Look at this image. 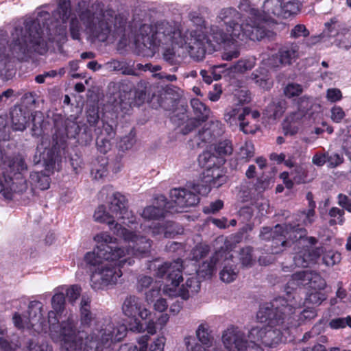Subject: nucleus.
I'll return each instance as SVG.
<instances>
[{"instance_id": "nucleus-1", "label": "nucleus", "mask_w": 351, "mask_h": 351, "mask_svg": "<svg viewBox=\"0 0 351 351\" xmlns=\"http://www.w3.org/2000/svg\"><path fill=\"white\" fill-rule=\"evenodd\" d=\"M106 203L107 205H99L95 209L94 220L108 225L114 234L128 243V246H119L117 239L107 232L94 237L95 247L93 251L86 254L84 261L95 267L90 279V287L95 291L103 290L117 282L122 276L119 267L128 261L127 256H146L152 247L149 239L123 226H129L136 221L135 215L128 208V201L125 195L114 192L108 197Z\"/></svg>"}, {"instance_id": "nucleus-2", "label": "nucleus", "mask_w": 351, "mask_h": 351, "mask_svg": "<svg viewBox=\"0 0 351 351\" xmlns=\"http://www.w3.org/2000/svg\"><path fill=\"white\" fill-rule=\"evenodd\" d=\"M209 27H199L183 34L180 24L173 21H160L154 24H143L135 36V43L138 47H145L152 51L164 50L163 58L171 64L176 63V49L182 48L195 60H202L208 51L212 53L217 49H212L208 43L212 38Z\"/></svg>"}, {"instance_id": "nucleus-3", "label": "nucleus", "mask_w": 351, "mask_h": 351, "mask_svg": "<svg viewBox=\"0 0 351 351\" xmlns=\"http://www.w3.org/2000/svg\"><path fill=\"white\" fill-rule=\"evenodd\" d=\"M238 7L243 14L234 8H226L217 16V21L221 27H226V32L215 25L210 26L209 31H206L212 38V41H208L212 49H217L221 44L237 43L247 38L259 40L265 36L266 28L261 22L259 10L254 8L249 0H241Z\"/></svg>"}, {"instance_id": "nucleus-4", "label": "nucleus", "mask_w": 351, "mask_h": 351, "mask_svg": "<svg viewBox=\"0 0 351 351\" xmlns=\"http://www.w3.org/2000/svg\"><path fill=\"white\" fill-rule=\"evenodd\" d=\"M59 317H56L54 311L48 313V322L51 335L62 337L65 343H69L73 350L83 349V351H101L113 342L122 340L126 335L127 328L124 324L114 325L109 317L97 320L95 330L83 341L81 332L76 333V319L69 315L66 320L59 324Z\"/></svg>"}, {"instance_id": "nucleus-5", "label": "nucleus", "mask_w": 351, "mask_h": 351, "mask_svg": "<svg viewBox=\"0 0 351 351\" xmlns=\"http://www.w3.org/2000/svg\"><path fill=\"white\" fill-rule=\"evenodd\" d=\"M89 4L88 0H80L77 3L79 19L73 17L70 21V32L75 40L80 38L82 24L84 32L93 40L105 42L122 35L125 29L127 19L111 9L92 11L82 9Z\"/></svg>"}, {"instance_id": "nucleus-6", "label": "nucleus", "mask_w": 351, "mask_h": 351, "mask_svg": "<svg viewBox=\"0 0 351 351\" xmlns=\"http://www.w3.org/2000/svg\"><path fill=\"white\" fill-rule=\"evenodd\" d=\"M293 306L287 300L278 298L261 306L257 313L258 325L252 327L247 338L253 344L273 347L282 341V330L296 326L289 316L292 313Z\"/></svg>"}, {"instance_id": "nucleus-7", "label": "nucleus", "mask_w": 351, "mask_h": 351, "mask_svg": "<svg viewBox=\"0 0 351 351\" xmlns=\"http://www.w3.org/2000/svg\"><path fill=\"white\" fill-rule=\"evenodd\" d=\"M6 120L0 117V141L9 138ZM27 166L21 157H14L5 161L0 167V194L6 199H12L27 190V183L24 178Z\"/></svg>"}, {"instance_id": "nucleus-8", "label": "nucleus", "mask_w": 351, "mask_h": 351, "mask_svg": "<svg viewBox=\"0 0 351 351\" xmlns=\"http://www.w3.org/2000/svg\"><path fill=\"white\" fill-rule=\"evenodd\" d=\"M41 34V28L37 21L26 22L24 28L15 27L9 44L10 55L19 60H24L34 52L43 54L47 51V45Z\"/></svg>"}, {"instance_id": "nucleus-9", "label": "nucleus", "mask_w": 351, "mask_h": 351, "mask_svg": "<svg viewBox=\"0 0 351 351\" xmlns=\"http://www.w3.org/2000/svg\"><path fill=\"white\" fill-rule=\"evenodd\" d=\"M295 285H301L311 289V292L306 298V302L315 305H319L326 300V296L319 292L325 288L326 284L324 278L316 272L306 270L295 273L291 280L288 282V287L294 289Z\"/></svg>"}, {"instance_id": "nucleus-10", "label": "nucleus", "mask_w": 351, "mask_h": 351, "mask_svg": "<svg viewBox=\"0 0 351 351\" xmlns=\"http://www.w3.org/2000/svg\"><path fill=\"white\" fill-rule=\"evenodd\" d=\"M122 311L126 317L132 319L128 324L130 330L138 333L145 331V326L141 321L148 320L152 313L142 299L135 295L128 296L123 303Z\"/></svg>"}, {"instance_id": "nucleus-11", "label": "nucleus", "mask_w": 351, "mask_h": 351, "mask_svg": "<svg viewBox=\"0 0 351 351\" xmlns=\"http://www.w3.org/2000/svg\"><path fill=\"white\" fill-rule=\"evenodd\" d=\"M189 189L175 188L170 191L171 204H169L170 209L175 212H182V210L194 206L199 202L198 194L206 195L210 191L207 186L199 184L189 185Z\"/></svg>"}, {"instance_id": "nucleus-12", "label": "nucleus", "mask_w": 351, "mask_h": 351, "mask_svg": "<svg viewBox=\"0 0 351 351\" xmlns=\"http://www.w3.org/2000/svg\"><path fill=\"white\" fill-rule=\"evenodd\" d=\"M221 342L228 351H263L246 337L239 327L230 326L222 332Z\"/></svg>"}, {"instance_id": "nucleus-13", "label": "nucleus", "mask_w": 351, "mask_h": 351, "mask_svg": "<svg viewBox=\"0 0 351 351\" xmlns=\"http://www.w3.org/2000/svg\"><path fill=\"white\" fill-rule=\"evenodd\" d=\"M217 158L210 152H204L199 155V164L206 168L203 173L202 182L210 187L218 188L227 181V177L219 166H216Z\"/></svg>"}, {"instance_id": "nucleus-14", "label": "nucleus", "mask_w": 351, "mask_h": 351, "mask_svg": "<svg viewBox=\"0 0 351 351\" xmlns=\"http://www.w3.org/2000/svg\"><path fill=\"white\" fill-rule=\"evenodd\" d=\"M149 269H155L156 275L159 278H163L166 275L167 282H170L174 289H176L183 280L182 274L183 265L180 259L161 265H157L156 261H154L149 265Z\"/></svg>"}, {"instance_id": "nucleus-15", "label": "nucleus", "mask_w": 351, "mask_h": 351, "mask_svg": "<svg viewBox=\"0 0 351 351\" xmlns=\"http://www.w3.org/2000/svg\"><path fill=\"white\" fill-rule=\"evenodd\" d=\"M231 245L230 241L226 240L222 246L221 263L222 268L219 271V278L225 283H230L234 281L239 274V270L236 263L232 260L233 256L230 252Z\"/></svg>"}, {"instance_id": "nucleus-16", "label": "nucleus", "mask_w": 351, "mask_h": 351, "mask_svg": "<svg viewBox=\"0 0 351 351\" xmlns=\"http://www.w3.org/2000/svg\"><path fill=\"white\" fill-rule=\"evenodd\" d=\"M286 235L285 240L289 241L288 245L283 247V250L288 247H291L292 244L301 245L304 246L307 244L314 245L317 243V240L315 237H307L306 230L304 228L297 226H293L290 224L283 226V233Z\"/></svg>"}, {"instance_id": "nucleus-17", "label": "nucleus", "mask_w": 351, "mask_h": 351, "mask_svg": "<svg viewBox=\"0 0 351 351\" xmlns=\"http://www.w3.org/2000/svg\"><path fill=\"white\" fill-rule=\"evenodd\" d=\"M283 233V226L276 225L274 228L263 227L260 232L263 240L271 239V253L278 254L283 251V247L288 245L289 241L285 240L286 235Z\"/></svg>"}, {"instance_id": "nucleus-18", "label": "nucleus", "mask_w": 351, "mask_h": 351, "mask_svg": "<svg viewBox=\"0 0 351 351\" xmlns=\"http://www.w3.org/2000/svg\"><path fill=\"white\" fill-rule=\"evenodd\" d=\"M307 244L293 257L294 264L297 267H307L315 264L319 257L324 253L322 247L313 248Z\"/></svg>"}, {"instance_id": "nucleus-19", "label": "nucleus", "mask_w": 351, "mask_h": 351, "mask_svg": "<svg viewBox=\"0 0 351 351\" xmlns=\"http://www.w3.org/2000/svg\"><path fill=\"white\" fill-rule=\"evenodd\" d=\"M40 307L35 308L33 305L28 307V315H21L15 313L13 316L14 326L18 328H31L35 326L36 322L41 317Z\"/></svg>"}, {"instance_id": "nucleus-20", "label": "nucleus", "mask_w": 351, "mask_h": 351, "mask_svg": "<svg viewBox=\"0 0 351 351\" xmlns=\"http://www.w3.org/2000/svg\"><path fill=\"white\" fill-rule=\"evenodd\" d=\"M282 1L280 0H265L261 11H259V18L263 25L267 21L272 20L274 17L282 18Z\"/></svg>"}, {"instance_id": "nucleus-21", "label": "nucleus", "mask_w": 351, "mask_h": 351, "mask_svg": "<svg viewBox=\"0 0 351 351\" xmlns=\"http://www.w3.org/2000/svg\"><path fill=\"white\" fill-rule=\"evenodd\" d=\"M222 246L210 258L204 261L197 270V275L203 278H210L216 271V267L221 263Z\"/></svg>"}, {"instance_id": "nucleus-22", "label": "nucleus", "mask_w": 351, "mask_h": 351, "mask_svg": "<svg viewBox=\"0 0 351 351\" xmlns=\"http://www.w3.org/2000/svg\"><path fill=\"white\" fill-rule=\"evenodd\" d=\"M8 43L5 33L0 31V76H8L13 68L10 54L6 53Z\"/></svg>"}, {"instance_id": "nucleus-23", "label": "nucleus", "mask_w": 351, "mask_h": 351, "mask_svg": "<svg viewBox=\"0 0 351 351\" xmlns=\"http://www.w3.org/2000/svg\"><path fill=\"white\" fill-rule=\"evenodd\" d=\"M158 206H149L144 208L141 215L142 217L148 220L158 219L164 217L165 212L170 209L169 203L166 202L164 196L158 197Z\"/></svg>"}, {"instance_id": "nucleus-24", "label": "nucleus", "mask_w": 351, "mask_h": 351, "mask_svg": "<svg viewBox=\"0 0 351 351\" xmlns=\"http://www.w3.org/2000/svg\"><path fill=\"white\" fill-rule=\"evenodd\" d=\"M283 299L285 300V298ZM286 300H287L288 304H291L293 306L292 313H291L289 317H291V320H292L293 322L296 324L295 326L299 325L301 322L305 320H311L317 316V313L314 308H310L304 309L302 312L300 313L299 319L298 320L299 322L297 323L295 317L292 316V315L295 314L297 310L300 308V302H298L296 301V298L295 296H293L292 299L286 298Z\"/></svg>"}, {"instance_id": "nucleus-25", "label": "nucleus", "mask_w": 351, "mask_h": 351, "mask_svg": "<svg viewBox=\"0 0 351 351\" xmlns=\"http://www.w3.org/2000/svg\"><path fill=\"white\" fill-rule=\"evenodd\" d=\"M247 113V107L243 108L240 106L227 108L224 114V119L230 125H237L239 123Z\"/></svg>"}, {"instance_id": "nucleus-26", "label": "nucleus", "mask_w": 351, "mask_h": 351, "mask_svg": "<svg viewBox=\"0 0 351 351\" xmlns=\"http://www.w3.org/2000/svg\"><path fill=\"white\" fill-rule=\"evenodd\" d=\"M195 336L200 344L206 346H211L213 341L212 330L210 324L203 321L197 326L195 330Z\"/></svg>"}, {"instance_id": "nucleus-27", "label": "nucleus", "mask_w": 351, "mask_h": 351, "mask_svg": "<svg viewBox=\"0 0 351 351\" xmlns=\"http://www.w3.org/2000/svg\"><path fill=\"white\" fill-rule=\"evenodd\" d=\"M251 79L257 86L264 90L270 89L273 85L268 71L264 68H259L253 72Z\"/></svg>"}, {"instance_id": "nucleus-28", "label": "nucleus", "mask_w": 351, "mask_h": 351, "mask_svg": "<svg viewBox=\"0 0 351 351\" xmlns=\"http://www.w3.org/2000/svg\"><path fill=\"white\" fill-rule=\"evenodd\" d=\"M200 289V285L199 281L194 277L189 278L186 280L184 285L182 286L181 288H179L178 291L175 295H178L183 300H187L189 298L191 294H194ZM170 295H173L171 293H169Z\"/></svg>"}, {"instance_id": "nucleus-29", "label": "nucleus", "mask_w": 351, "mask_h": 351, "mask_svg": "<svg viewBox=\"0 0 351 351\" xmlns=\"http://www.w3.org/2000/svg\"><path fill=\"white\" fill-rule=\"evenodd\" d=\"M12 128L15 131H23L26 128L27 119L21 108L14 107L10 112Z\"/></svg>"}, {"instance_id": "nucleus-30", "label": "nucleus", "mask_w": 351, "mask_h": 351, "mask_svg": "<svg viewBox=\"0 0 351 351\" xmlns=\"http://www.w3.org/2000/svg\"><path fill=\"white\" fill-rule=\"evenodd\" d=\"M90 298L83 296L80 302V322L83 326H89L94 320V316L90 311Z\"/></svg>"}, {"instance_id": "nucleus-31", "label": "nucleus", "mask_w": 351, "mask_h": 351, "mask_svg": "<svg viewBox=\"0 0 351 351\" xmlns=\"http://www.w3.org/2000/svg\"><path fill=\"white\" fill-rule=\"evenodd\" d=\"M299 47L295 44H291L280 49L279 51L280 60L282 64H290L298 57Z\"/></svg>"}, {"instance_id": "nucleus-32", "label": "nucleus", "mask_w": 351, "mask_h": 351, "mask_svg": "<svg viewBox=\"0 0 351 351\" xmlns=\"http://www.w3.org/2000/svg\"><path fill=\"white\" fill-rule=\"evenodd\" d=\"M169 320V316L167 313L161 314L154 321L151 317L146 321L145 331H147L148 334L153 335L157 332V326H159L160 329L162 330L165 328Z\"/></svg>"}, {"instance_id": "nucleus-33", "label": "nucleus", "mask_w": 351, "mask_h": 351, "mask_svg": "<svg viewBox=\"0 0 351 351\" xmlns=\"http://www.w3.org/2000/svg\"><path fill=\"white\" fill-rule=\"evenodd\" d=\"M191 104L197 119L204 121L208 117L210 109L198 99H191Z\"/></svg>"}, {"instance_id": "nucleus-34", "label": "nucleus", "mask_w": 351, "mask_h": 351, "mask_svg": "<svg viewBox=\"0 0 351 351\" xmlns=\"http://www.w3.org/2000/svg\"><path fill=\"white\" fill-rule=\"evenodd\" d=\"M286 108V103L284 100H279L271 103L267 109V116L276 119L282 115Z\"/></svg>"}, {"instance_id": "nucleus-35", "label": "nucleus", "mask_w": 351, "mask_h": 351, "mask_svg": "<svg viewBox=\"0 0 351 351\" xmlns=\"http://www.w3.org/2000/svg\"><path fill=\"white\" fill-rule=\"evenodd\" d=\"M301 4L298 1H289L282 2V18L287 19L292 15L297 14L300 11Z\"/></svg>"}, {"instance_id": "nucleus-36", "label": "nucleus", "mask_w": 351, "mask_h": 351, "mask_svg": "<svg viewBox=\"0 0 351 351\" xmlns=\"http://www.w3.org/2000/svg\"><path fill=\"white\" fill-rule=\"evenodd\" d=\"M71 11V3L70 0H60L58 3V12L61 16L63 25L61 26L60 31L65 32L66 26L64 25L69 19Z\"/></svg>"}, {"instance_id": "nucleus-37", "label": "nucleus", "mask_w": 351, "mask_h": 351, "mask_svg": "<svg viewBox=\"0 0 351 351\" xmlns=\"http://www.w3.org/2000/svg\"><path fill=\"white\" fill-rule=\"evenodd\" d=\"M65 298L63 293H56L52 297L51 305L53 310L56 313V317L60 318L62 313L64 310Z\"/></svg>"}, {"instance_id": "nucleus-38", "label": "nucleus", "mask_w": 351, "mask_h": 351, "mask_svg": "<svg viewBox=\"0 0 351 351\" xmlns=\"http://www.w3.org/2000/svg\"><path fill=\"white\" fill-rule=\"evenodd\" d=\"M76 115H70L64 121L65 131L67 135L75 137L80 132V127L77 121Z\"/></svg>"}, {"instance_id": "nucleus-39", "label": "nucleus", "mask_w": 351, "mask_h": 351, "mask_svg": "<svg viewBox=\"0 0 351 351\" xmlns=\"http://www.w3.org/2000/svg\"><path fill=\"white\" fill-rule=\"evenodd\" d=\"M30 178L36 187L41 190H46L49 187V178L46 175L39 173L34 172L31 173Z\"/></svg>"}, {"instance_id": "nucleus-40", "label": "nucleus", "mask_w": 351, "mask_h": 351, "mask_svg": "<svg viewBox=\"0 0 351 351\" xmlns=\"http://www.w3.org/2000/svg\"><path fill=\"white\" fill-rule=\"evenodd\" d=\"M192 341H194V339L191 337H187L184 339V343L188 351H221V348L218 347H215L210 350L208 348L209 346L205 347L199 343H192Z\"/></svg>"}, {"instance_id": "nucleus-41", "label": "nucleus", "mask_w": 351, "mask_h": 351, "mask_svg": "<svg viewBox=\"0 0 351 351\" xmlns=\"http://www.w3.org/2000/svg\"><path fill=\"white\" fill-rule=\"evenodd\" d=\"M300 116L301 114L300 113H294L287 119V121L283 124V130L286 135H294L298 132V127L294 123L292 124V122H293L295 119H299Z\"/></svg>"}, {"instance_id": "nucleus-42", "label": "nucleus", "mask_w": 351, "mask_h": 351, "mask_svg": "<svg viewBox=\"0 0 351 351\" xmlns=\"http://www.w3.org/2000/svg\"><path fill=\"white\" fill-rule=\"evenodd\" d=\"M175 224L172 222L169 223V226L166 227L165 228L164 227L160 226L156 227L154 226L153 228L149 227V230H152V232L153 235L159 234L160 233H164V235L165 237H171L174 236L175 234H179L180 230H181L179 228L178 230H176L173 228V226Z\"/></svg>"}, {"instance_id": "nucleus-43", "label": "nucleus", "mask_w": 351, "mask_h": 351, "mask_svg": "<svg viewBox=\"0 0 351 351\" xmlns=\"http://www.w3.org/2000/svg\"><path fill=\"white\" fill-rule=\"evenodd\" d=\"M148 339V336L146 335L141 337L138 341L139 348L134 345L124 344L118 351H147Z\"/></svg>"}, {"instance_id": "nucleus-44", "label": "nucleus", "mask_w": 351, "mask_h": 351, "mask_svg": "<svg viewBox=\"0 0 351 351\" xmlns=\"http://www.w3.org/2000/svg\"><path fill=\"white\" fill-rule=\"evenodd\" d=\"M239 128L245 134H254L258 130V125L247 117H244L239 123Z\"/></svg>"}, {"instance_id": "nucleus-45", "label": "nucleus", "mask_w": 351, "mask_h": 351, "mask_svg": "<svg viewBox=\"0 0 351 351\" xmlns=\"http://www.w3.org/2000/svg\"><path fill=\"white\" fill-rule=\"evenodd\" d=\"M341 259V254L333 250L326 252L323 256V262L328 267H332L335 265L338 264L340 263Z\"/></svg>"}, {"instance_id": "nucleus-46", "label": "nucleus", "mask_w": 351, "mask_h": 351, "mask_svg": "<svg viewBox=\"0 0 351 351\" xmlns=\"http://www.w3.org/2000/svg\"><path fill=\"white\" fill-rule=\"evenodd\" d=\"M136 143V134L131 130L128 134L123 136L119 144V148L122 150L130 149Z\"/></svg>"}, {"instance_id": "nucleus-47", "label": "nucleus", "mask_w": 351, "mask_h": 351, "mask_svg": "<svg viewBox=\"0 0 351 351\" xmlns=\"http://www.w3.org/2000/svg\"><path fill=\"white\" fill-rule=\"evenodd\" d=\"M256 64V60L251 58L245 60H239L234 66V69L240 73H244L248 70H251Z\"/></svg>"}, {"instance_id": "nucleus-48", "label": "nucleus", "mask_w": 351, "mask_h": 351, "mask_svg": "<svg viewBox=\"0 0 351 351\" xmlns=\"http://www.w3.org/2000/svg\"><path fill=\"white\" fill-rule=\"evenodd\" d=\"M252 249L247 247L241 250L240 252V261L243 267H251L254 263Z\"/></svg>"}, {"instance_id": "nucleus-49", "label": "nucleus", "mask_w": 351, "mask_h": 351, "mask_svg": "<svg viewBox=\"0 0 351 351\" xmlns=\"http://www.w3.org/2000/svg\"><path fill=\"white\" fill-rule=\"evenodd\" d=\"M290 176L292 178L293 183H302L304 182L306 178L305 170L301 166H295L291 170Z\"/></svg>"}, {"instance_id": "nucleus-50", "label": "nucleus", "mask_w": 351, "mask_h": 351, "mask_svg": "<svg viewBox=\"0 0 351 351\" xmlns=\"http://www.w3.org/2000/svg\"><path fill=\"white\" fill-rule=\"evenodd\" d=\"M344 211L343 210H341L337 207L332 208L329 211V215L332 218H336L334 219H331L330 221V225H335V224H343L344 222V218H343Z\"/></svg>"}, {"instance_id": "nucleus-51", "label": "nucleus", "mask_w": 351, "mask_h": 351, "mask_svg": "<svg viewBox=\"0 0 351 351\" xmlns=\"http://www.w3.org/2000/svg\"><path fill=\"white\" fill-rule=\"evenodd\" d=\"M239 154L241 158L245 159L246 160H250L254 155V147L253 144L251 142L245 143V144L241 147Z\"/></svg>"}, {"instance_id": "nucleus-52", "label": "nucleus", "mask_w": 351, "mask_h": 351, "mask_svg": "<svg viewBox=\"0 0 351 351\" xmlns=\"http://www.w3.org/2000/svg\"><path fill=\"white\" fill-rule=\"evenodd\" d=\"M167 339L164 335H159L149 346V351H164Z\"/></svg>"}, {"instance_id": "nucleus-53", "label": "nucleus", "mask_w": 351, "mask_h": 351, "mask_svg": "<svg viewBox=\"0 0 351 351\" xmlns=\"http://www.w3.org/2000/svg\"><path fill=\"white\" fill-rule=\"evenodd\" d=\"M209 247L205 244L196 245L192 250L193 258L198 261L205 257L209 252Z\"/></svg>"}, {"instance_id": "nucleus-54", "label": "nucleus", "mask_w": 351, "mask_h": 351, "mask_svg": "<svg viewBox=\"0 0 351 351\" xmlns=\"http://www.w3.org/2000/svg\"><path fill=\"white\" fill-rule=\"evenodd\" d=\"M303 91L301 85L295 83H290L285 88L284 93L288 97H293L300 95Z\"/></svg>"}, {"instance_id": "nucleus-55", "label": "nucleus", "mask_w": 351, "mask_h": 351, "mask_svg": "<svg viewBox=\"0 0 351 351\" xmlns=\"http://www.w3.org/2000/svg\"><path fill=\"white\" fill-rule=\"evenodd\" d=\"M330 326L333 329H339L345 328L348 326L351 328V317L348 316L346 318H335L332 319L329 324Z\"/></svg>"}, {"instance_id": "nucleus-56", "label": "nucleus", "mask_w": 351, "mask_h": 351, "mask_svg": "<svg viewBox=\"0 0 351 351\" xmlns=\"http://www.w3.org/2000/svg\"><path fill=\"white\" fill-rule=\"evenodd\" d=\"M344 161L343 157L342 155L339 154H329L327 153V160L326 162L328 164V167L330 168H335L337 166L342 164Z\"/></svg>"}, {"instance_id": "nucleus-57", "label": "nucleus", "mask_w": 351, "mask_h": 351, "mask_svg": "<svg viewBox=\"0 0 351 351\" xmlns=\"http://www.w3.org/2000/svg\"><path fill=\"white\" fill-rule=\"evenodd\" d=\"M209 126L208 128H209L210 131L213 135V137H218L221 136L223 132V124L218 120H213L210 121L208 123Z\"/></svg>"}, {"instance_id": "nucleus-58", "label": "nucleus", "mask_w": 351, "mask_h": 351, "mask_svg": "<svg viewBox=\"0 0 351 351\" xmlns=\"http://www.w3.org/2000/svg\"><path fill=\"white\" fill-rule=\"evenodd\" d=\"M330 118L335 123H340L345 117L344 110L338 106H333L330 110Z\"/></svg>"}, {"instance_id": "nucleus-59", "label": "nucleus", "mask_w": 351, "mask_h": 351, "mask_svg": "<svg viewBox=\"0 0 351 351\" xmlns=\"http://www.w3.org/2000/svg\"><path fill=\"white\" fill-rule=\"evenodd\" d=\"M315 211L313 208H308L300 214V219L305 226L311 225L315 221Z\"/></svg>"}, {"instance_id": "nucleus-60", "label": "nucleus", "mask_w": 351, "mask_h": 351, "mask_svg": "<svg viewBox=\"0 0 351 351\" xmlns=\"http://www.w3.org/2000/svg\"><path fill=\"white\" fill-rule=\"evenodd\" d=\"M87 121L90 125H95L99 121L98 109L95 106L89 108L86 111Z\"/></svg>"}, {"instance_id": "nucleus-61", "label": "nucleus", "mask_w": 351, "mask_h": 351, "mask_svg": "<svg viewBox=\"0 0 351 351\" xmlns=\"http://www.w3.org/2000/svg\"><path fill=\"white\" fill-rule=\"evenodd\" d=\"M309 32L302 24L296 25L291 31L290 35L293 38H299L300 36L306 37L308 36Z\"/></svg>"}, {"instance_id": "nucleus-62", "label": "nucleus", "mask_w": 351, "mask_h": 351, "mask_svg": "<svg viewBox=\"0 0 351 351\" xmlns=\"http://www.w3.org/2000/svg\"><path fill=\"white\" fill-rule=\"evenodd\" d=\"M56 157V151L51 149L45 148L43 152L40 154V158L46 164V165H51Z\"/></svg>"}, {"instance_id": "nucleus-63", "label": "nucleus", "mask_w": 351, "mask_h": 351, "mask_svg": "<svg viewBox=\"0 0 351 351\" xmlns=\"http://www.w3.org/2000/svg\"><path fill=\"white\" fill-rule=\"evenodd\" d=\"M216 150L220 155L231 154L232 152V144L228 141H221L218 143Z\"/></svg>"}, {"instance_id": "nucleus-64", "label": "nucleus", "mask_w": 351, "mask_h": 351, "mask_svg": "<svg viewBox=\"0 0 351 351\" xmlns=\"http://www.w3.org/2000/svg\"><path fill=\"white\" fill-rule=\"evenodd\" d=\"M240 51L238 49L237 45H235L233 49H226L222 53V59L227 61H230L239 56Z\"/></svg>"}]
</instances>
